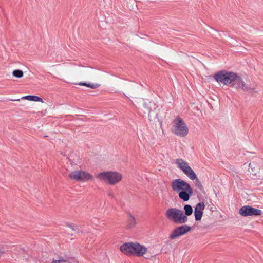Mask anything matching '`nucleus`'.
Here are the masks:
<instances>
[{
	"instance_id": "obj_1",
	"label": "nucleus",
	"mask_w": 263,
	"mask_h": 263,
	"mask_svg": "<svg viewBox=\"0 0 263 263\" xmlns=\"http://www.w3.org/2000/svg\"><path fill=\"white\" fill-rule=\"evenodd\" d=\"M213 78L217 82L237 89H241L247 92H256L255 88L246 86L242 78L233 72L221 70L215 73Z\"/></svg>"
},
{
	"instance_id": "obj_2",
	"label": "nucleus",
	"mask_w": 263,
	"mask_h": 263,
	"mask_svg": "<svg viewBox=\"0 0 263 263\" xmlns=\"http://www.w3.org/2000/svg\"><path fill=\"white\" fill-rule=\"evenodd\" d=\"M120 251L127 255L143 256L147 252V248L137 242L124 243L120 246Z\"/></svg>"
},
{
	"instance_id": "obj_3",
	"label": "nucleus",
	"mask_w": 263,
	"mask_h": 263,
	"mask_svg": "<svg viewBox=\"0 0 263 263\" xmlns=\"http://www.w3.org/2000/svg\"><path fill=\"white\" fill-rule=\"evenodd\" d=\"M172 187L179 194V197H190L193 194V190L190 185L180 179L173 180Z\"/></svg>"
},
{
	"instance_id": "obj_4",
	"label": "nucleus",
	"mask_w": 263,
	"mask_h": 263,
	"mask_svg": "<svg viewBox=\"0 0 263 263\" xmlns=\"http://www.w3.org/2000/svg\"><path fill=\"white\" fill-rule=\"evenodd\" d=\"M166 216L169 220L178 224L184 223L188 220L187 217L184 215L182 211L176 208L167 210Z\"/></svg>"
},
{
	"instance_id": "obj_5",
	"label": "nucleus",
	"mask_w": 263,
	"mask_h": 263,
	"mask_svg": "<svg viewBox=\"0 0 263 263\" xmlns=\"http://www.w3.org/2000/svg\"><path fill=\"white\" fill-rule=\"evenodd\" d=\"M98 178L109 184L114 185L119 182L122 179V176L118 172L108 171L99 173Z\"/></svg>"
},
{
	"instance_id": "obj_6",
	"label": "nucleus",
	"mask_w": 263,
	"mask_h": 263,
	"mask_svg": "<svg viewBox=\"0 0 263 263\" xmlns=\"http://www.w3.org/2000/svg\"><path fill=\"white\" fill-rule=\"evenodd\" d=\"M173 133L180 137H184L187 135L189 129L183 120L178 117L174 121Z\"/></svg>"
},
{
	"instance_id": "obj_7",
	"label": "nucleus",
	"mask_w": 263,
	"mask_h": 263,
	"mask_svg": "<svg viewBox=\"0 0 263 263\" xmlns=\"http://www.w3.org/2000/svg\"><path fill=\"white\" fill-rule=\"evenodd\" d=\"M176 163L178 167L190 179L193 180L196 178V175L187 162L182 159H177Z\"/></svg>"
},
{
	"instance_id": "obj_8",
	"label": "nucleus",
	"mask_w": 263,
	"mask_h": 263,
	"mask_svg": "<svg viewBox=\"0 0 263 263\" xmlns=\"http://www.w3.org/2000/svg\"><path fill=\"white\" fill-rule=\"evenodd\" d=\"M68 177L71 180L85 182L92 179V176L83 171H73L69 173Z\"/></svg>"
},
{
	"instance_id": "obj_9",
	"label": "nucleus",
	"mask_w": 263,
	"mask_h": 263,
	"mask_svg": "<svg viewBox=\"0 0 263 263\" xmlns=\"http://www.w3.org/2000/svg\"><path fill=\"white\" fill-rule=\"evenodd\" d=\"M262 211L250 205L242 206L239 210V214L243 217L260 216Z\"/></svg>"
},
{
	"instance_id": "obj_10",
	"label": "nucleus",
	"mask_w": 263,
	"mask_h": 263,
	"mask_svg": "<svg viewBox=\"0 0 263 263\" xmlns=\"http://www.w3.org/2000/svg\"><path fill=\"white\" fill-rule=\"evenodd\" d=\"M191 227L187 225H183L177 227L172 231V233L170 234L169 238L171 240L175 239L177 237H179L182 235L186 234L187 232L190 231Z\"/></svg>"
},
{
	"instance_id": "obj_11",
	"label": "nucleus",
	"mask_w": 263,
	"mask_h": 263,
	"mask_svg": "<svg viewBox=\"0 0 263 263\" xmlns=\"http://www.w3.org/2000/svg\"><path fill=\"white\" fill-rule=\"evenodd\" d=\"M195 179V185L197 189L193 191V195L196 196L197 197H205L207 195L203 186L198 179L196 178Z\"/></svg>"
},
{
	"instance_id": "obj_12",
	"label": "nucleus",
	"mask_w": 263,
	"mask_h": 263,
	"mask_svg": "<svg viewBox=\"0 0 263 263\" xmlns=\"http://www.w3.org/2000/svg\"><path fill=\"white\" fill-rule=\"evenodd\" d=\"M204 207L205 205L203 202H199L196 205L194 211L196 220L199 221L201 220L203 215V210H204Z\"/></svg>"
},
{
	"instance_id": "obj_13",
	"label": "nucleus",
	"mask_w": 263,
	"mask_h": 263,
	"mask_svg": "<svg viewBox=\"0 0 263 263\" xmlns=\"http://www.w3.org/2000/svg\"><path fill=\"white\" fill-rule=\"evenodd\" d=\"M73 259L65 256L64 257L59 256L57 259H53L51 263H73Z\"/></svg>"
},
{
	"instance_id": "obj_14",
	"label": "nucleus",
	"mask_w": 263,
	"mask_h": 263,
	"mask_svg": "<svg viewBox=\"0 0 263 263\" xmlns=\"http://www.w3.org/2000/svg\"><path fill=\"white\" fill-rule=\"evenodd\" d=\"M136 223H137L135 217L130 213H128L127 220V228L132 229L135 227Z\"/></svg>"
},
{
	"instance_id": "obj_15",
	"label": "nucleus",
	"mask_w": 263,
	"mask_h": 263,
	"mask_svg": "<svg viewBox=\"0 0 263 263\" xmlns=\"http://www.w3.org/2000/svg\"><path fill=\"white\" fill-rule=\"evenodd\" d=\"M22 99H27L29 101H35V102H43L42 98L34 95H27L22 97Z\"/></svg>"
},
{
	"instance_id": "obj_16",
	"label": "nucleus",
	"mask_w": 263,
	"mask_h": 263,
	"mask_svg": "<svg viewBox=\"0 0 263 263\" xmlns=\"http://www.w3.org/2000/svg\"><path fill=\"white\" fill-rule=\"evenodd\" d=\"M79 85H82V86H86L87 87H89V88H90L92 89L97 88L100 86L99 84H97V83L91 84V83H86V82H80L79 83Z\"/></svg>"
},
{
	"instance_id": "obj_17",
	"label": "nucleus",
	"mask_w": 263,
	"mask_h": 263,
	"mask_svg": "<svg viewBox=\"0 0 263 263\" xmlns=\"http://www.w3.org/2000/svg\"><path fill=\"white\" fill-rule=\"evenodd\" d=\"M184 210L185 211L184 215L186 216L191 215L193 213V209L190 205L186 204L184 205Z\"/></svg>"
},
{
	"instance_id": "obj_18",
	"label": "nucleus",
	"mask_w": 263,
	"mask_h": 263,
	"mask_svg": "<svg viewBox=\"0 0 263 263\" xmlns=\"http://www.w3.org/2000/svg\"><path fill=\"white\" fill-rule=\"evenodd\" d=\"M12 75L17 78H21L23 77L24 73L22 70L16 69L13 71Z\"/></svg>"
},
{
	"instance_id": "obj_19",
	"label": "nucleus",
	"mask_w": 263,
	"mask_h": 263,
	"mask_svg": "<svg viewBox=\"0 0 263 263\" xmlns=\"http://www.w3.org/2000/svg\"><path fill=\"white\" fill-rule=\"evenodd\" d=\"M143 107H144V108L147 111V112L149 113L151 111V110H152L151 107L148 106V104L146 102H144L143 103Z\"/></svg>"
},
{
	"instance_id": "obj_20",
	"label": "nucleus",
	"mask_w": 263,
	"mask_h": 263,
	"mask_svg": "<svg viewBox=\"0 0 263 263\" xmlns=\"http://www.w3.org/2000/svg\"><path fill=\"white\" fill-rule=\"evenodd\" d=\"M73 231L76 232V233H80L81 232V230L79 229V227L78 226H74V227H72V229Z\"/></svg>"
},
{
	"instance_id": "obj_21",
	"label": "nucleus",
	"mask_w": 263,
	"mask_h": 263,
	"mask_svg": "<svg viewBox=\"0 0 263 263\" xmlns=\"http://www.w3.org/2000/svg\"><path fill=\"white\" fill-rule=\"evenodd\" d=\"M152 256L151 255H146V256L144 257V258L146 259H150L152 258Z\"/></svg>"
},
{
	"instance_id": "obj_22",
	"label": "nucleus",
	"mask_w": 263,
	"mask_h": 263,
	"mask_svg": "<svg viewBox=\"0 0 263 263\" xmlns=\"http://www.w3.org/2000/svg\"><path fill=\"white\" fill-rule=\"evenodd\" d=\"M68 226L71 228V229H72V227H74V225H72V224H69L68 225Z\"/></svg>"
},
{
	"instance_id": "obj_23",
	"label": "nucleus",
	"mask_w": 263,
	"mask_h": 263,
	"mask_svg": "<svg viewBox=\"0 0 263 263\" xmlns=\"http://www.w3.org/2000/svg\"><path fill=\"white\" fill-rule=\"evenodd\" d=\"M182 199H183L184 201H187L190 198H181Z\"/></svg>"
},
{
	"instance_id": "obj_24",
	"label": "nucleus",
	"mask_w": 263,
	"mask_h": 263,
	"mask_svg": "<svg viewBox=\"0 0 263 263\" xmlns=\"http://www.w3.org/2000/svg\"><path fill=\"white\" fill-rule=\"evenodd\" d=\"M108 196H111V193H110V192H109V193H108Z\"/></svg>"
}]
</instances>
